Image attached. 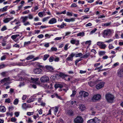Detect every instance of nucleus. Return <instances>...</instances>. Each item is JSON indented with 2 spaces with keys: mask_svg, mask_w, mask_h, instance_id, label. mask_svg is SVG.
<instances>
[{
  "mask_svg": "<svg viewBox=\"0 0 123 123\" xmlns=\"http://www.w3.org/2000/svg\"><path fill=\"white\" fill-rule=\"evenodd\" d=\"M76 40V39H74V38H72V40H71L70 42L71 44H74L75 43Z\"/></svg>",
  "mask_w": 123,
  "mask_h": 123,
  "instance_id": "33",
  "label": "nucleus"
},
{
  "mask_svg": "<svg viewBox=\"0 0 123 123\" xmlns=\"http://www.w3.org/2000/svg\"><path fill=\"white\" fill-rule=\"evenodd\" d=\"M101 97V96L100 94H97L94 96L92 98V100L93 101L95 102L96 100L100 99Z\"/></svg>",
  "mask_w": 123,
  "mask_h": 123,
  "instance_id": "8",
  "label": "nucleus"
},
{
  "mask_svg": "<svg viewBox=\"0 0 123 123\" xmlns=\"http://www.w3.org/2000/svg\"><path fill=\"white\" fill-rule=\"evenodd\" d=\"M59 75L60 77H61L62 78L66 80H67L66 79H67V76H68V75L65 74L61 72L59 73Z\"/></svg>",
  "mask_w": 123,
  "mask_h": 123,
  "instance_id": "14",
  "label": "nucleus"
},
{
  "mask_svg": "<svg viewBox=\"0 0 123 123\" xmlns=\"http://www.w3.org/2000/svg\"><path fill=\"white\" fill-rule=\"evenodd\" d=\"M17 62H12L10 64V65L12 66H17Z\"/></svg>",
  "mask_w": 123,
  "mask_h": 123,
  "instance_id": "61",
  "label": "nucleus"
},
{
  "mask_svg": "<svg viewBox=\"0 0 123 123\" xmlns=\"http://www.w3.org/2000/svg\"><path fill=\"white\" fill-rule=\"evenodd\" d=\"M27 17H28V18H29L30 19H32L33 18V14H29Z\"/></svg>",
  "mask_w": 123,
  "mask_h": 123,
  "instance_id": "30",
  "label": "nucleus"
},
{
  "mask_svg": "<svg viewBox=\"0 0 123 123\" xmlns=\"http://www.w3.org/2000/svg\"><path fill=\"white\" fill-rule=\"evenodd\" d=\"M7 29L6 27V26H3L1 29L2 31H4Z\"/></svg>",
  "mask_w": 123,
  "mask_h": 123,
  "instance_id": "47",
  "label": "nucleus"
},
{
  "mask_svg": "<svg viewBox=\"0 0 123 123\" xmlns=\"http://www.w3.org/2000/svg\"><path fill=\"white\" fill-rule=\"evenodd\" d=\"M30 25V22L28 21H27L23 23V25L25 26H26L28 25Z\"/></svg>",
  "mask_w": 123,
  "mask_h": 123,
  "instance_id": "44",
  "label": "nucleus"
},
{
  "mask_svg": "<svg viewBox=\"0 0 123 123\" xmlns=\"http://www.w3.org/2000/svg\"><path fill=\"white\" fill-rule=\"evenodd\" d=\"M29 12H30V11H29V10H26L24 12H22V13L23 14H28V13Z\"/></svg>",
  "mask_w": 123,
  "mask_h": 123,
  "instance_id": "58",
  "label": "nucleus"
},
{
  "mask_svg": "<svg viewBox=\"0 0 123 123\" xmlns=\"http://www.w3.org/2000/svg\"><path fill=\"white\" fill-rule=\"evenodd\" d=\"M105 97L107 101L109 103H112L113 102L114 98V96L110 94H106Z\"/></svg>",
  "mask_w": 123,
  "mask_h": 123,
  "instance_id": "2",
  "label": "nucleus"
},
{
  "mask_svg": "<svg viewBox=\"0 0 123 123\" xmlns=\"http://www.w3.org/2000/svg\"><path fill=\"white\" fill-rule=\"evenodd\" d=\"M92 24L91 23H89L88 24H86L85 25V26L86 27H88V26H90L92 25Z\"/></svg>",
  "mask_w": 123,
  "mask_h": 123,
  "instance_id": "62",
  "label": "nucleus"
},
{
  "mask_svg": "<svg viewBox=\"0 0 123 123\" xmlns=\"http://www.w3.org/2000/svg\"><path fill=\"white\" fill-rule=\"evenodd\" d=\"M88 84L91 87H92L94 86L96 84L95 82H92L90 81L88 82Z\"/></svg>",
  "mask_w": 123,
  "mask_h": 123,
  "instance_id": "24",
  "label": "nucleus"
},
{
  "mask_svg": "<svg viewBox=\"0 0 123 123\" xmlns=\"http://www.w3.org/2000/svg\"><path fill=\"white\" fill-rule=\"evenodd\" d=\"M104 84L105 83L103 82H102L99 83L96 85V88L98 89L101 88L104 86Z\"/></svg>",
  "mask_w": 123,
  "mask_h": 123,
  "instance_id": "12",
  "label": "nucleus"
},
{
  "mask_svg": "<svg viewBox=\"0 0 123 123\" xmlns=\"http://www.w3.org/2000/svg\"><path fill=\"white\" fill-rule=\"evenodd\" d=\"M6 58V55H4L1 57L0 59L1 60H5Z\"/></svg>",
  "mask_w": 123,
  "mask_h": 123,
  "instance_id": "64",
  "label": "nucleus"
},
{
  "mask_svg": "<svg viewBox=\"0 0 123 123\" xmlns=\"http://www.w3.org/2000/svg\"><path fill=\"white\" fill-rule=\"evenodd\" d=\"M33 122V121L31 120V119L30 118H29L28 119V120L27 121V122L28 123H32Z\"/></svg>",
  "mask_w": 123,
  "mask_h": 123,
  "instance_id": "54",
  "label": "nucleus"
},
{
  "mask_svg": "<svg viewBox=\"0 0 123 123\" xmlns=\"http://www.w3.org/2000/svg\"><path fill=\"white\" fill-rule=\"evenodd\" d=\"M31 77H30L29 78H28L26 77H24L23 79L25 80H27L29 81H30L31 79Z\"/></svg>",
  "mask_w": 123,
  "mask_h": 123,
  "instance_id": "43",
  "label": "nucleus"
},
{
  "mask_svg": "<svg viewBox=\"0 0 123 123\" xmlns=\"http://www.w3.org/2000/svg\"><path fill=\"white\" fill-rule=\"evenodd\" d=\"M74 121L75 123H82L83 122V120L81 116H79L74 119Z\"/></svg>",
  "mask_w": 123,
  "mask_h": 123,
  "instance_id": "5",
  "label": "nucleus"
},
{
  "mask_svg": "<svg viewBox=\"0 0 123 123\" xmlns=\"http://www.w3.org/2000/svg\"><path fill=\"white\" fill-rule=\"evenodd\" d=\"M5 102L6 103H10L11 102V100L9 98H8L5 99Z\"/></svg>",
  "mask_w": 123,
  "mask_h": 123,
  "instance_id": "51",
  "label": "nucleus"
},
{
  "mask_svg": "<svg viewBox=\"0 0 123 123\" xmlns=\"http://www.w3.org/2000/svg\"><path fill=\"white\" fill-rule=\"evenodd\" d=\"M67 114L69 116H72L74 115V112L72 110H68L67 111Z\"/></svg>",
  "mask_w": 123,
  "mask_h": 123,
  "instance_id": "19",
  "label": "nucleus"
},
{
  "mask_svg": "<svg viewBox=\"0 0 123 123\" xmlns=\"http://www.w3.org/2000/svg\"><path fill=\"white\" fill-rule=\"evenodd\" d=\"M69 45V44H66L64 47V49L66 50H67L68 49V47Z\"/></svg>",
  "mask_w": 123,
  "mask_h": 123,
  "instance_id": "52",
  "label": "nucleus"
},
{
  "mask_svg": "<svg viewBox=\"0 0 123 123\" xmlns=\"http://www.w3.org/2000/svg\"><path fill=\"white\" fill-rule=\"evenodd\" d=\"M6 65L4 64H2L0 65V69L6 67Z\"/></svg>",
  "mask_w": 123,
  "mask_h": 123,
  "instance_id": "45",
  "label": "nucleus"
},
{
  "mask_svg": "<svg viewBox=\"0 0 123 123\" xmlns=\"http://www.w3.org/2000/svg\"><path fill=\"white\" fill-rule=\"evenodd\" d=\"M119 63L118 62H116L112 66V68H114L119 65Z\"/></svg>",
  "mask_w": 123,
  "mask_h": 123,
  "instance_id": "49",
  "label": "nucleus"
},
{
  "mask_svg": "<svg viewBox=\"0 0 123 123\" xmlns=\"http://www.w3.org/2000/svg\"><path fill=\"white\" fill-rule=\"evenodd\" d=\"M12 80V79L9 77H8L7 78H5L1 80L0 82L1 83L3 84L4 83V85H6V83H7L8 81H11Z\"/></svg>",
  "mask_w": 123,
  "mask_h": 123,
  "instance_id": "6",
  "label": "nucleus"
},
{
  "mask_svg": "<svg viewBox=\"0 0 123 123\" xmlns=\"http://www.w3.org/2000/svg\"><path fill=\"white\" fill-rule=\"evenodd\" d=\"M56 19L55 18H52L49 21L48 23L50 24H53L56 23Z\"/></svg>",
  "mask_w": 123,
  "mask_h": 123,
  "instance_id": "16",
  "label": "nucleus"
},
{
  "mask_svg": "<svg viewBox=\"0 0 123 123\" xmlns=\"http://www.w3.org/2000/svg\"><path fill=\"white\" fill-rule=\"evenodd\" d=\"M6 111V109L4 106H0V111L2 112H5Z\"/></svg>",
  "mask_w": 123,
  "mask_h": 123,
  "instance_id": "20",
  "label": "nucleus"
},
{
  "mask_svg": "<svg viewBox=\"0 0 123 123\" xmlns=\"http://www.w3.org/2000/svg\"><path fill=\"white\" fill-rule=\"evenodd\" d=\"M111 31L109 29L105 30L104 31V35L105 36H109L111 35Z\"/></svg>",
  "mask_w": 123,
  "mask_h": 123,
  "instance_id": "11",
  "label": "nucleus"
},
{
  "mask_svg": "<svg viewBox=\"0 0 123 123\" xmlns=\"http://www.w3.org/2000/svg\"><path fill=\"white\" fill-rule=\"evenodd\" d=\"M29 62L27 61L26 63H21L20 62H18V63L17 62V66H26L28 64H29Z\"/></svg>",
  "mask_w": 123,
  "mask_h": 123,
  "instance_id": "17",
  "label": "nucleus"
},
{
  "mask_svg": "<svg viewBox=\"0 0 123 123\" xmlns=\"http://www.w3.org/2000/svg\"><path fill=\"white\" fill-rule=\"evenodd\" d=\"M30 81L34 83H37L38 80V78L37 77L32 78L31 77Z\"/></svg>",
  "mask_w": 123,
  "mask_h": 123,
  "instance_id": "18",
  "label": "nucleus"
},
{
  "mask_svg": "<svg viewBox=\"0 0 123 123\" xmlns=\"http://www.w3.org/2000/svg\"><path fill=\"white\" fill-rule=\"evenodd\" d=\"M90 54L89 53H87L85 55H84L83 57H81V58H87L88 56Z\"/></svg>",
  "mask_w": 123,
  "mask_h": 123,
  "instance_id": "35",
  "label": "nucleus"
},
{
  "mask_svg": "<svg viewBox=\"0 0 123 123\" xmlns=\"http://www.w3.org/2000/svg\"><path fill=\"white\" fill-rule=\"evenodd\" d=\"M81 58L79 59H77L75 61V64L76 65H77V63L79 61L82 60V59H81Z\"/></svg>",
  "mask_w": 123,
  "mask_h": 123,
  "instance_id": "55",
  "label": "nucleus"
},
{
  "mask_svg": "<svg viewBox=\"0 0 123 123\" xmlns=\"http://www.w3.org/2000/svg\"><path fill=\"white\" fill-rule=\"evenodd\" d=\"M11 46L10 45H7L4 48V49H9L11 48Z\"/></svg>",
  "mask_w": 123,
  "mask_h": 123,
  "instance_id": "40",
  "label": "nucleus"
},
{
  "mask_svg": "<svg viewBox=\"0 0 123 123\" xmlns=\"http://www.w3.org/2000/svg\"><path fill=\"white\" fill-rule=\"evenodd\" d=\"M91 41L90 40L86 42V44H88L89 45H90L91 44Z\"/></svg>",
  "mask_w": 123,
  "mask_h": 123,
  "instance_id": "59",
  "label": "nucleus"
},
{
  "mask_svg": "<svg viewBox=\"0 0 123 123\" xmlns=\"http://www.w3.org/2000/svg\"><path fill=\"white\" fill-rule=\"evenodd\" d=\"M8 6H6L3 7V8L0 9V11L2 12L6 11L8 10L7 8Z\"/></svg>",
  "mask_w": 123,
  "mask_h": 123,
  "instance_id": "21",
  "label": "nucleus"
},
{
  "mask_svg": "<svg viewBox=\"0 0 123 123\" xmlns=\"http://www.w3.org/2000/svg\"><path fill=\"white\" fill-rule=\"evenodd\" d=\"M50 18V17H48L46 18H43L42 20L43 22H44L47 21L48 19Z\"/></svg>",
  "mask_w": 123,
  "mask_h": 123,
  "instance_id": "39",
  "label": "nucleus"
},
{
  "mask_svg": "<svg viewBox=\"0 0 123 123\" xmlns=\"http://www.w3.org/2000/svg\"><path fill=\"white\" fill-rule=\"evenodd\" d=\"M100 120L99 119L96 117H95L93 119L89 120L87 121V123H99L100 122Z\"/></svg>",
  "mask_w": 123,
  "mask_h": 123,
  "instance_id": "4",
  "label": "nucleus"
},
{
  "mask_svg": "<svg viewBox=\"0 0 123 123\" xmlns=\"http://www.w3.org/2000/svg\"><path fill=\"white\" fill-rule=\"evenodd\" d=\"M117 74L119 77H123V68H121L118 70Z\"/></svg>",
  "mask_w": 123,
  "mask_h": 123,
  "instance_id": "13",
  "label": "nucleus"
},
{
  "mask_svg": "<svg viewBox=\"0 0 123 123\" xmlns=\"http://www.w3.org/2000/svg\"><path fill=\"white\" fill-rule=\"evenodd\" d=\"M20 26H21V25L20 24L16 25L13 28V29L15 31L17 29L19 28V27Z\"/></svg>",
  "mask_w": 123,
  "mask_h": 123,
  "instance_id": "34",
  "label": "nucleus"
},
{
  "mask_svg": "<svg viewBox=\"0 0 123 123\" xmlns=\"http://www.w3.org/2000/svg\"><path fill=\"white\" fill-rule=\"evenodd\" d=\"M19 36V34L13 35L11 36V38L12 39L14 40L15 39H16L17 37Z\"/></svg>",
  "mask_w": 123,
  "mask_h": 123,
  "instance_id": "27",
  "label": "nucleus"
},
{
  "mask_svg": "<svg viewBox=\"0 0 123 123\" xmlns=\"http://www.w3.org/2000/svg\"><path fill=\"white\" fill-rule=\"evenodd\" d=\"M75 44L76 46L79 45L80 44L79 41L78 40H76Z\"/></svg>",
  "mask_w": 123,
  "mask_h": 123,
  "instance_id": "63",
  "label": "nucleus"
},
{
  "mask_svg": "<svg viewBox=\"0 0 123 123\" xmlns=\"http://www.w3.org/2000/svg\"><path fill=\"white\" fill-rule=\"evenodd\" d=\"M45 67L47 70L50 71L53 70V68L51 66H46Z\"/></svg>",
  "mask_w": 123,
  "mask_h": 123,
  "instance_id": "23",
  "label": "nucleus"
},
{
  "mask_svg": "<svg viewBox=\"0 0 123 123\" xmlns=\"http://www.w3.org/2000/svg\"><path fill=\"white\" fill-rule=\"evenodd\" d=\"M75 54L72 53L70 55H69L68 57L66 59V61H72L73 60V57L75 55Z\"/></svg>",
  "mask_w": 123,
  "mask_h": 123,
  "instance_id": "9",
  "label": "nucleus"
},
{
  "mask_svg": "<svg viewBox=\"0 0 123 123\" xmlns=\"http://www.w3.org/2000/svg\"><path fill=\"white\" fill-rule=\"evenodd\" d=\"M34 112H28L27 113V115L29 116L33 115L34 114Z\"/></svg>",
  "mask_w": 123,
  "mask_h": 123,
  "instance_id": "50",
  "label": "nucleus"
},
{
  "mask_svg": "<svg viewBox=\"0 0 123 123\" xmlns=\"http://www.w3.org/2000/svg\"><path fill=\"white\" fill-rule=\"evenodd\" d=\"M97 44L98 45L100 49H105L106 47V45L102 42H98L97 43Z\"/></svg>",
  "mask_w": 123,
  "mask_h": 123,
  "instance_id": "3",
  "label": "nucleus"
},
{
  "mask_svg": "<svg viewBox=\"0 0 123 123\" xmlns=\"http://www.w3.org/2000/svg\"><path fill=\"white\" fill-rule=\"evenodd\" d=\"M79 96H78V99L80 100H83L82 97H87L89 95L88 93L83 91H81L79 92Z\"/></svg>",
  "mask_w": 123,
  "mask_h": 123,
  "instance_id": "1",
  "label": "nucleus"
},
{
  "mask_svg": "<svg viewBox=\"0 0 123 123\" xmlns=\"http://www.w3.org/2000/svg\"><path fill=\"white\" fill-rule=\"evenodd\" d=\"M105 52L104 51H100L99 53V54L100 55H103L105 54Z\"/></svg>",
  "mask_w": 123,
  "mask_h": 123,
  "instance_id": "53",
  "label": "nucleus"
},
{
  "mask_svg": "<svg viewBox=\"0 0 123 123\" xmlns=\"http://www.w3.org/2000/svg\"><path fill=\"white\" fill-rule=\"evenodd\" d=\"M33 72L36 74H41L42 73V70L40 68H36L33 70Z\"/></svg>",
  "mask_w": 123,
  "mask_h": 123,
  "instance_id": "10",
  "label": "nucleus"
},
{
  "mask_svg": "<svg viewBox=\"0 0 123 123\" xmlns=\"http://www.w3.org/2000/svg\"><path fill=\"white\" fill-rule=\"evenodd\" d=\"M84 35V33L83 32H80L77 34V36H83Z\"/></svg>",
  "mask_w": 123,
  "mask_h": 123,
  "instance_id": "36",
  "label": "nucleus"
},
{
  "mask_svg": "<svg viewBox=\"0 0 123 123\" xmlns=\"http://www.w3.org/2000/svg\"><path fill=\"white\" fill-rule=\"evenodd\" d=\"M55 88H57L58 87L62 88L63 87V86L59 84H56L55 85Z\"/></svg>",
  "mask_w": 123,
  "mask_h": 123,
  "instance_id": "29",
  "label": "nucleus"
},
{
  "mask_svg": "<svg viewBox=\"0 0 123 123\" xmlns=\"http://www.w3.org/2000/svg\"><path fill=\"white\" fill-rule=\"evenodd\" d=\"M58 108L57 107H55L54 110V111L56 113L58 111Z\"/></svg>",
  "mask_w": 123,
  "mask_h": 123,
  "instance_id": "57",
  "label": "nucleus"
},
{
  "mask_svg": "<svg viewBox=\"0 0 123 123\" xmlns=\"http://www.w3.org/2000/svg\"><path fill=\"white\" fill-rule=\"evenodd\" d=\"M49 57V55H45L44 56L43 60H46Z\"/></svg>",
  "mask_w": 123,
  "mask_h": 123,
  "instance_id": "42",
  "label": "nucleus"
},
{
  "mask_svg": "<svg viewBox=\"0 0 123 123\" xmlns=\"http://www.w3.org/2000/svg\"><path fill=\"white\" fill-rule=\"evenodd\" d=\"M51 50V51H56L57 50V49L56 47H52Z\"/></svg>",
  "mask_w": 123,
  "mask_h": 123,
  "instance_id": "37",
  "label": "nucleus"
},
{
  "mask_svg": "<svg viewBox=\"0 0 123 123\" xmlns=\"http://www.w3.org/2000/svg\"><path fill=\"white\" fill-rule=\"evenodd\" d=\"M28 17L27 16H22L21 18V19H22V22L23 23L26 22L28 19Z\"/></svg>",
  "mask_w": 123,
  "mask_h": 123,
  "instance_id": "22",
  "label": "nucleus"
},
{
  "mask_svg": "<svg viewBox=\"0 0 123 123\" xmlns=\"http://www.w3.org/2000/svg\"><path fill=\"white\" fill-rule=\"evenodd\" d=\"M31 106H28L26 105V103H24L22 105V107L23 109H25L27 108L28 107L30 108Z\"/></svg>",
  "mask_w": 123,
  "mask_h": 123,
  "instance_id": "25",
  "label": "nucleus"
},
{
  "mask_svg": "<svg viewBox=\"0 0 123 123\" xmlns=\"http://www.w3.org/2000/svg\"><path fill=\"white\" fill-rule=\"evenodd\" d=\"M44 12H39L38 13V16L40 17H42L44 14Z\"/></svg>",
  "mask_w": 123,
  "mask_h": 123,
  "instance_id": "32",
  "label": "nucleus"
},
{
  "mask_svg": "<svg viewBox=\"0 0 123 123\" xmlns=\"http://www.w3.org/2000/svg\"><path fill=\"white\" fill-rule=\"evenodd\" d=\"M18 100L17 98L15 99L13 103L14 105H17L18 104Z\"/></svg>",
  "mask_w": 123,
  "mask_h": 123,
  "instance_id": "48",
  "label": "nucleus"
},
{
  "mask_svg": "<svg viewBox=\"0 0 123 123\" xmlns=\"http://www.w3.org/2000/svg\"><path fill=\"white\" fill-rule=\"evenodd\" d=\"M14 18L13 17H12L10 18H5L3 20V22L5 23H8L10 21Z\"/></svg>",
  "mask_w": 123,
  "mask_h": 123,
  "instance_id": "15",
  "label": "nucleus"
},
{
  "mask_svg": "<svg viewBox=\"0 0 123 123\" xmlns=\"http://www.w3.org/2000/svg\"><path fill=\"white\" fill-rule=\"evenodd\" d=\"M35 56L33 55H29L28 56L26 59H25L26 60H29L32 59L34 58Z\"/></svg>",
  "mask_w": 123,
  "mask_h": 123,
  "instance_id": "26",
  "label": "nucleus"
},
{
  "mask_svg": "<svg viewBox=\"0 0 123 123\" xmlns=\"http://www.w3.org/2000/svg\"><path fill=\"white\" fill-rule=\"evenodd\" d=\"M111 24V23H104L102 24V25L104 26H109Z\"/></svg>",
  "mask_w": 123,
  "mask_h": 123,
  "instance_id": "41",
  "label": "nucleus"
},
{
  "mask_svg": "<svg viewBox=\"0 0 123 123\" xmlns=\"http://www.w3.org/2000/svg\"><path fill=\"white\" fill-rule=\"evenodd\" d=\"M82 54L81 53H79L77 54H75V55L76 57H80L82 56Z\"/></svg>",
  "mask_w": 123,
  "mask_h": 123,
  "instance_id": "46",
  "label": "nucleus"
},
{
  "mask_svg": "<svg viewBox=\"0 0 123 123\" xmlns=\"http://www.w3.org/2000/svg\"><path fill=\"white\" fill-rule=\"evenodd\" d=\"M36 98H32L31 99H29L27 101V102L28 103H30L31 102H33L34 100H35Z\"/></svg>",
  "mask_w": 123,
  "mask_h": 123,
  "instance_id": "31",
  "label": "nucleus"
},
{
  "mask_svg": "<svg viewBox=\"0 0 123 123\" xmlns=\"http://www.w3.org/2000/svg\"><path fill=\"white\" fill-rule=\"evenodd\" d=\"M40 80L42 82H47L49 81V78L46 76H43L41 77Z\"/></svg>",
  "mask_w": 123,
  "mask_h": 123,
  "instance_id": "7",
  "label": "nucleus"
},
{
  "mask_svg": "<svg viewBox=\"0 0 123 123\" xmlns=\"http://www.w3.org/2000/svg\"><path fill=\"white\" fill-rule=\"evenodd\" d=\"M76 93V91L75 90L73 91H72V94L70 95V96L71 97H74Z\"/></svg>",
  "mask_w": 123,
  "mask_h": 123,
  "instance_id": "38",
  "label": "nucleus"
},
{
  "mask_svg": "<svg viewBox=\"0 0 123 123\" xmlns=\"http://www.w3.org/2000/svg\"><path fill=\"white\" fill-rule=\"evenodd\" d=\"M54 57H50L49 58V61L50 62H52L54 60Z\"/></svg>",
  "mask_w": 123,
  "mask_h": 123,
  "instance_id": "56",
  "label": "nucleus"
},
{
  "mask_svg": "<svg viewBox=\"0 0 123 123\" xmlns=\"http://www.w3.org/2000/svg\"><path fill=\"white\" fill-rule=\"evenodd\" d=\"M97 30L96 28H95L94 29L92 30L90 32L91 34L94 33Z\"/></svg>",
  "mask_w": 123,
  "mask_h": 123,
  "instance_id": "60",
  "label": "nucleus"
},
{
  "mask_svg": "<svg viewBox=\"0 0 123 123\" xmlns=\"http://www.w3.org/2000/svg\"><path fill=\"white\" fill-rule=\"evenodd\" d=\"M80 109L82 111H84L85 110V108L84 105H79Z\"/></svg>",
  "mask_w": 123,
  "mask_h": 123,
  "instance_id": "28",
  "label": "nucleus"
}]
</instances>
